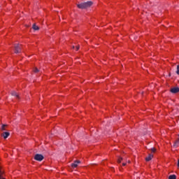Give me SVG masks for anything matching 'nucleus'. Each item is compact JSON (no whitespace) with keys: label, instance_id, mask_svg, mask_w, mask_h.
<instances>
[{"label":"nucleus","instance_id":"2eb2a0df","mask_svg":"<svg viewBox=\"0 0 179 179\" xmlns=\"http://www.w3.org/2000/svg\"><path fill=\"white\" fill-rule=\"evenodd\" d=\"M121 160H122V157H119L117 163H121Z\"/></svg>","mask_w":179,"mask_h":179},{"label":"nucleus","instance_id":"f3484780","mask_svg":"<svg viewBox=\"0 0 179 179\" xmlns=\"http://www.w3.org/2000/svg\"><path fill=\"white\" fill-rule=\"evenodd\" d=\"M80 47L79 46H76V50L78 51V50H79Z\"/></svg>","mask_w":179,"mask_h":179},{"label":"nucleus","instance_id":"6e6552de","mask_svg":"<svg viewBox=\"0 0 179 179\" xmlns=\"http://www.w3.org/2000/svg\"><path fill=\"white\" fill-rule=\"evenodd\" d=\"M153 159V155H149L148 157L145 158L146 162H150Z\"/></svg>","mask_w":179,"mask_h":179},{"label":"nucleus","instance_id":"7ed1b4c3","mask_svg":"<svg viewBox=\"0 0 179 179\" xmlns=\"http://www.w3.org/2000/svg\"><path fill=\"white\" fill-rule=\"evenodd\" d=\"M34 159L37 162H43V160H44V156L41 154H36L34 156Z\"/></svg>","mask_w":179,"mask_h":179},{"label":"nucleus","instance_id":"20e7f679","mask_svg":"<svg viewBox=\"0 0 179 179\" xmlns=\"http://www.w3.org/2000/svg\"><path fill=\"white\" fill-rule=\"evenodd\" d=\"M78 164H80V162L79 160H76L73 163L71 164V167L73 169H76V167H78Z\"/></svg>","mask_w":179,"mask_h":179},{"label":"nucleus","instance_id":"f03ea898","mask_svg":"<svg viewBox=\"0 0 179 179\" xmlns=\"http://www.w3.org/2000/svg\"><path fill=\"white\" fill-rule=\"evenodd\" d=\"M14 48L15 54H20L22 52V45L15 44Z\"/></svg>","mask_w":179,"mask_h":179},{"label":"nucleus","instance_id":"412c9836","mask_svg":"<svg viewBox=\"0 0 179 179\" xmlns=\"http://www.w3.org/2000/svg\"><path fill=\"white\" fill-rule=\"evenodd\" d=\"M73 48H75V46H73Z\"/></svg>","mask_w":179,"mask_h":179},{"label":"nucleus","instance_id":"9d476101","mask_svg":"<svg viewBox=\"0 0 179 179\" xmlns=\"http://www.w3.org/2000/svg\"><path fill=\"white\" fill-rule=\"evenodd\" d=\"M32 29H34V30H39V27H38V26H37V25H36V24H34L33 25H32Z\"/></svg>","mask_w":179,"mask_h":179},{"label":"nucleus","instance_id":"9b49d317","mask_svg":"<svg viewBox=\"0 0 179 179\" xmlns=\"http://www.w3.org/2000/svg\"><path fill=\"white\" fill-rule=\"evenodd\" d=\"M177 176H176V175H171L169 177V179H176Z\"/></svg>","mask_w":179,"mask_h":179},{"label":"nucleus","instance_id":"1a4fd4ad","mask_svg":"<svg viewBox=\"0 0 179 179\" xmlns=\"http://www.w3.org/2000/svg\"><path fill=\"white\" fill-rule=\"evenodd\" d=\"M178 146H179V138L175 141L173 144V148H178Z\"/></svg>","mask_w":179,"mask_h":179},{"label":"nucleus","instance_id":"f8f14e48","mask_svg":"<svg viewBox=\"0 0 179 179\" xmlns=\"http://www.w3.org/2000/svg\"><path fill=\"white\" fill-rule=\"evenodd\" d=\"M5 127H6V124H3V125L1 126V131H5Z\"/></svg>","mask_w":179,"mask_h":179},{"label":"nucleus","instance_id":"423d86ee","mask_svg":"<svg viewBox=\"0 0 179 179\" xmlns=\"http://www.w3.org/2000/svg\"><path fill=\"white\" fill-rule=\"evenodd\" d=\"M10 135V134L6 131L3 132L2 134V136L4 138V139H6V138H8V136H9Z\"/></svg>","mask_w":179,"mask_h":179},{"label":"nucleus","instance_id":"0eeeda50","mask_svg":"<svg viewBox=\"0 0 179 179\" xmlns=\"http://www.w3.org/2000/svg\"><path fill=\"white\" fill-rule=\"evenodd\" d=\"M11 95H13L15 97H16V99H20L19 94L17 93H16V92H15V91H13L11 92Z\"/></svg>","mask_w":179,"mask_h":179},{"label":"nucleus","instance_id":"a211bd4d","mask_svg":"<svg viewBox=\"0 0 179 179\" xmlns=\"http://www.w3.org/2000/svg\"><path fill=\"white\" fill-rule=\"evenodd\" d=\"M122 166H127V163H123Z\"/></svg>","mask_w":179,"mask_h":179},{"label":"nucleus","instance_id":"f257e3e1","mask_svg":"<svg viewBox=\"0 0 179 179\" xmlns=\"http://www.w3.org/2000/svg\"><path fill=\"white\" fill-rule=\"evenodd\" d=\"M92 5L93 2L87 1L77 4V8H78V9H87V8H90Z\"/></svg>","mask_w":179,"mask_h":179},{"label":"nucleus","instance_id":"aec40b11","mask_svg":"<svg viewBox=\"0 0 179 179\" xmlns=\"http://www.w3.org/2000/svg\"><path fill=\"white\" fill-rule=\"evenodd\" d=\"M128 163H131V161H128Z\"/></svg>","mask_w":179,"mask_h":179},{"label":"nucleus","instance_id":"39448f33","mask_svg":"<svg viewBox=\"0 0 179 179\" xmlns=\"http://www.w3.org/2000/svg\"><path fill=\"white\" fill-rule=\"evenodd\" d=\"M170 92H171V93H173V94L178 93L179 87H175L171 89Z\"/></svg>","mask_w":179,"mask_h":179},{"label":"nucleus","instance_id":"ddd939ff","mask_svg":"<svg viewBox=\"0 0 179 179\" xmlns=\"http://www.w3.org/2000/svg\"><path fill=\"white\" fill-rule=\"evenodd\" d=\"M176 73H177V75H179V65L177 66Z\"/></svg>","mask_w":179,"mask_h":179},{"label":"nucleus","instance_id":"dca6fc26","mask_svg":"<svg viewBox=\"0 0 179 179\" xmlns=\"http://www.w3.org/2000/svg\"><path fill=\"white\" fill-rule=\"evenodd\" d=\"M34 72H35V73H37V72H39L38 69L36 68L34 69Z\"/></svg>","mask_w":179,"mask_h":179},{"label":"nucleus","instance_id":"4468645a","mask_svg":"<svg viewBox=\"0 0 179 179\" xmlns=\"http://www.w3.org/2000/svg\"><path fill=\"white\" fill-rule=\"evenodd\" d=\"M151 152H152V153H155V152H156V148H151Z\"/></svg>","mask_w":179,"mask_h":179},{"label":"nucleus","instance_id":"6ab92c4d","mask_svg":"<svg viewBox=\"0 0 179 179\" xmlns=\"http://www.w3.org/2000/svg\"><path fill=\"white\" fill-rule=\"evenodd\" d=\"M178 167H179V159L178 161Z\"/></svg>","mask_w":179,"mask_h":179}]
</instances>
